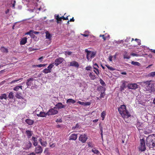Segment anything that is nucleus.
I'll return each mask as SVG.
<instances>
[{"label": "nucleus", "mask_w": 155, "mask_h": 155, "mask_svg": "<svg viewBox=\"0 0 155 155\" xmlns=\"http://www.w3.org/2000/svg\"><path fill=\"white\" fill-rule=\"evenodd\" d=\"M118 110L122 117L124 118H128L131 115L129 112L127 110L126 106L122 105L118 108Z\"/></svg>", "instance_id": "1"}, {"label": "nucleus", "mask_w": 155, "mask_h": 155, "mask_svg": "<svg viewBox=\"0 0 155 155\" xmlns=\"http://www.w3.org/2000/svg\"><path fill=\"white\" fill-rule=\"evenodd\" d=\"M144 88L145 90L149 93H152L155 91L154 84L151 80L143 82Z\"/></svg>", "instance_id": "2"}, {"label": "nucleus", "mask_w": 155, "mask_h": 155, "mask_svg": "<svg viewBox=\"0 0 155 155\" xmlns=\"http://www.w3.org/2000/svg\"><path fill=\"white\" fill-rule=\"evenodd\" d=\"M146 144L150 148L155 147V134L148 136L146 140Z\"/></svg>", "instance_id": "3"}, {"label": "nucleus", "mask_w": 155, "mask_h": 155, "mask_svg": "<svg viewBox=\"0 0 155 155\" xmlns=\"http://www.w3.org/2000/svg\"><path fill=\"white\" fill-rule=\"evenodd\" d=\"M85 51L87 53L86 57L88 61H91L92 58L94 57L95 55L94 52L88 51L87 49H86Z\"/></svg>", "instance_id": "4"}, {"label": "nucleus", "mask_w": 155, "mask_h": 155, "mask_svg": "<svg viewBox=\"0 0 155 155\" xmlns=\"http://www.w3.org/2000/svg\"><path fill=\"white\" fill-rule=\"evenodd\" d=\"M58 111L57 109V108L54 107L53 108H51L49 110L48 112H47V114L48 115H54L57 114L58 113Z\"/></svg>", "instance_id": "5"}, {"label": "nucleus", "mask_w": 155, "mask_h": 155, "mask_svg": "<svg viewBox=\"0 0 155 155\" xmlns=\"http://www.w3.org/2000/svg\"><path fill=\"white\" fill-rule=\"evenodd\" d=\"M139 150L142 151H144L146 150L145 141L143 139L140 140V146Z\"/></svg>", "instance_id": "6"}, {"label": "nucleus", "mask_w": 155, "mask_h": 155, "mask_svg": "<svg viewBox=\"0 0 155 155\" xmlns=\"http://www.w3.org/2000/svg\"><path fill=\"white\" fill-rule=\"evenodd\" d=\"M79 140L82 143H85L87 139V137L85 134H81L79 138Z\"/></svg>", "instance_id": "7"}, {"label": "nucleus", "mask_w": 155, "mask_h": 155, "mask_svg": "<svg viewBox=\"0 0 155 155\" xmlns=\"http://www.w3.org/2000/svg\"><path fill=\"white\" fill-rule=\"evenodd\" d=\"M129 89H136L138 88V85L135 83L129 84L127 85Z\"/></svg>", "instance_id": "8"}, {"label": "nucleus", "mask_w": 155, "mask_h": 155, "mask_svg": "<svg viewBox=\"0 0 155 155\" xmlns=\"http://www.w3.org/2000/svg\"><path fill=\"white\" fill-rule=\"evenodd\" d=\"M64 60V59L62 58H60L56 59L55 60L54 63V65H55L56 66L62 63Z\"/></svg>", "instance_id": "9"}, {"label": "nucleus", "mask_w": 155, "mask_h": 155, "mask_svg": "<svg viewBox=\"0 0 155 155\" xmlns=\"http://www.w3.org/2000/svg\"><path fill=\"white\" fill-rule=\"evenodd\" d=\"M43 151V149L42 147L39 145L36 147L35 149V153L37 154H40L42 153Z\"/></svg>", "instance_id": "10"}, {"label": "nucleus", "mask_w": 155, "mask_h": 155, "mask_svg": "<svg viewBox=\"0 0 155 155\" xmlns=\"http://www.w3.org/2000/svg\"><path fill=\"white\" fill-rule=\"evenodd\" d=\"M127 83V82L125 81H123L122 82V84L120 86V90L121 91H123L125 88H126L127 86L126 85V84Z\"/></svg>", "instance_id": "11"}, {"label": "nucleus", "mask_w": 155, "mask_h": 155, "mask_svg": "<svg viewBox=\"0 0 155 155\" xmlns=\"http://www.w3.org/2000/svg\"><path fill=\"white\" fill-rule=\"evenodd\" d=\"M34 80V79L32 78L28 79L26 82L27 85L28 86L33 85V81Z\"/></svg>", "instance_id": "12"}, {"label": "nucleus", "mask_w": 155, "mask_h": 155, "mask_svg": "<svg viewBox=\"0 0 155 155\" xmlns=\"http://www.w3.org/2000/svg\"><path fill=\"white\" fill-rule=\"evenodd\" d=\"M32 146V143L30 141L28 140V142L25 143V147L24 149L26 150L30 148Z\"/></svg>", "instance_id": "13"}, {"label": "nucleus", "mask_w": 155, "mask_h": 155, "mask_svg": "<svg viewBox=\"0 0 155 155\" xmlns=\"http://www.w3.org/2000/svg\"><path fill=\"white\" fill-rule=\"evenodd\" d=\"M65 106L63 105L61 103H58L55 105L56 107L57 108V109L58 110L62 108H64Z\"/></svg>", "instance_id": "14"}, {"label": "nucleus", "mask_w": 155, "mask_h": 155, "mask_svg": "<svg viewBox=\"0 0 155 155\" xmlns=\"http://www.w3.org/2000/svg\"><path fill=\"white\" fill-rule=\"evenodd\" d=\"M36 113H37V111L36 110ZM37 116L38 117H46V116L48 115V114H47V113H45V112H40L39 114L36 113Z\"/></svg>", "instance_id": "15"}, {"label": "nucleus", "mask_w": 155, "mask_h": 155, "mask_svg": "<svg viewBox=\"0 0 155 155\" xmlns=\"http://www.w3.org/2000/svg\"><path fill=\"white\" fill-rule=\"evenodd\" d=\"M69 66L74 67L78 68L79 66V64L77 62L72 61L70 62Z\"/></svg>", "instance_id": "16"}, {"label": "nucleus", "mask_w": 155, "mask_h": 155, "mask_svg": "<svg viewBox=\"0 0 155 155\" xmlns=\"http://www.w3.org/2000/svg\"><path fill=\"white\" fill-rule=\"evenodd\" d=\"M28 138H31L33 134V132L31 131L27 130L25 132Z\"/></svg>", "instance_id": "17"}, {"label": "nucleus", "mask_w": 155, "mask_h": 155, "mask_svg": "<svg viewBox=\"0 0 155 155\" xmlns=\"http://www.w3.org/2000/svg\"><path fill=\"white\" fill-rule=\"evenodd\" d=\"M77 138V134H71L70 137H69V140H76Z\"/></svg>", "instance_id": "18"}, {"label": "nucleus", "mask_w": 155, "mask_h": 155, "mask_svg": "<svg viewBox=\"0 0 155 155\" xmlns=\"http://www.w3.org/2000/svg\"><path fill=\"white\" fill-rule=\"evenodd\" d=\"M25 122L29 125H32L34 123V120L29 119H27L25 120Z\"/></svg>", "instance_id": "19"}, {"label": "nucleus", "mask_w": 155, "mask_h": 155, "mask_svg": "<svg viewBox=\"0 0 155 155\" xmlns=\"http://www.w3.org/2000/svg\"><path fill=\"white\" fill-rule=\"evenodd\" d=\"M89 76L91 80H94L96 78V76L94 74L93 72H90L89 73Z\"/></svg>", "instance_id": "20"}, {"label": "nucleus", "mask_w": 155, "mask_h": 155, "mask_svg": "<svg viewBox=\"0 0 155 155\" xmlns=\"http://www.w3.org/2000/svg\"><path fill=\"white\" fill-rule=\"evenodd\" d=\"M27 41V38L26 37L23 38L20 41V44L21 45H24L26 43Z\"/></svg>", "instance_id": "21"}, {"label": "nucleus", "mask_w": 155, "mask_h": 155, "mask_svg": "<svg viewBox=\"0 0 155 155\" xmlns=\"http://www.w3.org/2000/svg\"><path fill=\"white\" fill-rule=\"evenodd\" d=\"M46 33V38H47L49 40H51V38L52 37L51 35L50 34V33L48 31H47L45 32Z\"/></svg>", "instance_id": "22"}, {"label": "nucleus", "mask_w": 155, "mask_h": 155, "mask_svg": "<svg viewBox=\"0 0 155 155\" xmlns=\"http://www.w3.org/2000/svg\"><path fill=\"white\" fill-rule=\"evenodd\" d=\"M123 56L124 59H129L130 58V56L128 55L127 52L126 51H125L124 52Z\"/></svg>", "instance_id": "23"}, {"label": "nucleus", "mask_w": 155, "mask_h": 155, "mask_svg": "<svg viewBox=\"0 0 155 155\" xmlns=\"http://www.w3.org/2000/svg\"><path fill=\"white\" fill-rule=\"evenodd\" d=\"M100 37H102V38L103 39L104 41L106 40L107 39H108L109 38V35H107V36L106 35V34L101 35L99 36Z\"/></svg>", "instance_id": "24"}, {"label": "nucleus", "mask_w": 155, "mask_h": 155, "mask_svg": "<svg viewBox=\"0 0 155 155\" xmlns=\"http://www.w3.org/2000/svg\"><path fill=\"white\" fill-rule=\"evenodd\" d=\"M55 18L57 20V23H58V21H61L62 18V16L61 17H59L58 15H55Z\"/></svg>", "instance_id": "25"}, {"label": "nucleus", "mask_w": 155, "mask_h": 155, "mask_svg": "<svg viewBox=\"0 0 155 155\" xmlns=\"http://www.w3.org/2000/svg\"><path fill=\"white\" fill-rule=\"evenodd\" d=\"M7 98V95L5 94H2L0 96V99L1 100H2L3 99L6 100Z\"/></svg>", "instance_id": "26"}, {"label": "nucleus", "mask_w": 155, "mask_h": 155, "mask_svg": "<svg viewBox=\"0 0 155 155\" xmlns=\"http://www.w3.org/2000/svg\"><path fill=\"white\" fill-rule=\"evenodd\" d=\"M76 102L75 100L72 99H69L67 100L66 103H71L73 104L75 103Z\"/></svg>", "instance_id": "27"}, {"label": "nucleus", "mask_w": 155, "mask_h": 155, "mask_svg": "<svg viewBox=\"0 0 155 155\" xmlns=\"http://www.w3.org/2000/svg\"><path fill=\"white\" fill-rule=\"evenodd\" d=\"M106 115V113L105 111H103L101 113V117H102V120H104Z\"/></svg>", "instance_id": "28"}, {"label": "nucleus", "mask_w": 155, "mask_h": 155, "mask_svg": "<svg viewBox=\"0 0 155 155\" xmlns=\"http://www.w3.org/2000/svg\"><path fill=\"white\" fill-rule=\"evenodd\" d=\"M54 65V63H52L49 65L48 67L47 68L50 71H51V69L53 68Z\"/></svg>", "instance_id": "29"}, {"label": "nucleus", "mask_w": 155, "mask_h": 155, "mask_svg": "<svg viewBox=\"0 0 155 155\" xmlns=\"http://www.w3.org/2000/svg\"><path fill=\"white\" fill-rule=\"evenodd\" d=\"M21 93H17L16 95V97L18 99H23L21 96Z\"/></svg>", "instance_id": "30"}, {"label": "nucleus", "mask_w": 155, "mask_h": 155, "mask_svg": "<svg viewBox=\"0 0 155 155\" xmlns=\"http://www.w3.org/2000/svg\"><path fill=\"white\" fill-rule=\"evenodd\" d=\"M91 151L95 154H98L100 153V152L95 148H94L91 150Z\"/></svg>", "instance_id": "31"}, {"label": "nucleus", "mask_w": 155, "mask_h": 155, "mask_svg": "<svg viewBox=\"0 0 155 155\" xmlns=\"http://www.w3.org/2000/svg\"><path fill=\"white\" fill-rule=\"evenodd\" d=\"M42 72L45 74H48L51 73V71H50L48 68H45L43 70Z\"/></svg>", "instance_id": "32"}, {"label": "nucleus", "mask_w": 155, "mask_h": 155, "mask_svg": "<svg viewBox=\"0 0 155 155\" xmlns=\"http://www.w3.org/2000/svg\"><path fill=\"white\" fill-rule=\"evenodd\" d=\"M1 51L4 52L8 53V49L5 48L4 47H2L1 48Z\"/></svg>", "instance_id": "33"}, {"label": "nucleus", "mask_w": 155, "mask_h": 155, "mask_svg": "<svg viewBox=\"0 0 155 155\" xmlns=\"http://www.w3.org/2000/svg\"><path fill=\"white\" fill-rule=\"evenodd\" d=\"M31 37L32 38H33L34 39V40L35 41H37L38 39V38L35 35H34L33 34H31Z\"/></svg>", "instance_id": "34"}, {"label": "nucleus", "mask_w": 155, "mask_h": 155, "mask_svg": "<svg viewBox=\"0 0 155 155\" xmlns=\"http://www.w3.org/2000/svg\"><path fill=\"white\" fill-rule=\"evenodd\" d=\"M131 64L135 65H137L138 66H139L140 65V64L137 62H135L134 61H132L131 62Z\"/></svg>", "instance_id": "35"}, {"label": "nucleus", "mask_w": 155, "mask_h": 155, "mask_svg": "<svg viewBox=\"0 0 155 155\" xmlns=\"http://www.w3.org/2000/svg\"><path fill=\"white\" fill-rule=\"evenodd\" d=\"M148 77H154L155 76V71L150 72L148 75Z\"/></svg>", "instance_id": "36"}, {"label": "nucleus", "mask_w": 155, "mask_h": 155, "mask_svg": "<svg viewBox=\"0 0 155 155\" xmlns=\"http://www.w3.org/2000/svg\"><path fill=\"white\" fill-rule=\"evenodd\" d=\"M100 84L102 86H105L106 85V84L103 81V80L101 79V78H100Z\"/></svg>", "instance_id": "37"}, {"label": "nucleus", "mask_w": 155, "mask_h": 155, "mask_svg": "<svg viewBox=\"0 0 155 155\" xmlns=\"http://www.w3.org/2000/svg\"><path fill=\"white\" fill-rule=\"evenodd\" d=\"M105 66L108 68V69H109L110 70L113 71H114L115 70V69L114 68L111 67L110 66L108 65H106Z\"/></svg>", "instance_id": "38"}, {"label": "nucleus", "mask_w": 155, "mask_h": 155, "mask_svg": "<svg viewBox=\"0 0 155 155\" xmlns=\"http://www.w3.org/2000/svg\"><path fill=\"white\" fill-rule=\"evenodd\" d=\"M8 97L10 99H13L14 97V95L13 92H10Z\"/></svg>", "instance_id": "39"}, {"label": "nucleus", "mask_w": 155, "mask_h": 155, "mask_svg": "<svg viewBox=\"0 0 155 155\" xmlns=\"http://www.w3.org/2000/svg\"><path fill=\"white\" fill-rule=\"evenodd\" d=\"M100 124H100L99 126H100V131L101 132V138L102 139H103V127H102V126H100Z\"/></svg>", "instance_id": "40"}, {"label": "nucleus", "mask_w": 155, "mask_h": 155, "mask_svg": "<svg viewBox=\"0 0 155 155\" xmlns=\"http://www.w3.org/2000/svg\"><path fill=\"white\" fill-rule=\"evenodd\" d=\"M22 79H23L22 78H19V79H17L16 80H13V81H11L10 82V84H12L16 82H17V81H18L20 80H22Z\"/></svg>", "instance_id": "41"}, {"label": "nucleus", "mask_w": 155, "mask_h": 155, "mask_svg": "<svg viewBox=\"0 0 155 155\" xmlns=\"http://www.w3.org/2000/svg\"><path fill=\"white\" fill-rule=\"evenodd\" d=\"M41 145L44 147H46L47 145V143L46 141H43L41 143Z\"/></svg>", "instance_id": "42"}, {"label": "nucleus", "mask_w": 155, "mask_h": 155, "mask_svg": "<svg viewBox=\"0 0 155 155\" xmlns=\"http://www.w3.org/2000/svg\"><path fill=\"white\" fill-rule=\"evenodd\" d=\"M88 146L89 147H91V148L93 147H94V145L93 144H92L91 142H88L87 143Z\"/></svg>", "instance_id": "43"}, {"label": "nucleus", "mask_w": 155, "mask_h": 155, "mask_svg": "<svg viewBox=\"0 0 155 155\" xmlns=\"http://www.w3.org/2000/svg\"><path fill=\"white\" fill-rule=\"evenodd\" d=\"M92 68L91 66H88L85 68V69L87 71H91Z\"/></svg>", "instance_id": "44"}, {"label": "nucleus", "mask_w": 155, "mask_h": 155, "mask_svg": "<svg viewBox=\"0 0 155 155\" xmlns=\"http://www.w3.org/2000/svg\"><path fill=\"white\" fill-rule=\"evenodd\" d=\"M65 54L66 55H71L72 54V52L71 51H65Z\"/></svg>", "instance_id": "45"}, {"label": "nucleus", "mask_w": 155, "mask_h": 155, "mask_svg": "<svg viewBox=\"0 0 155 155\" xmlns=\"http://www.w3.org/2000/svg\"><path fill=\"white\" fill-rule=\"evenodd\" d=\"M94 71L95 73L98 76L99 74V70L98 69H96V71L94 70Z\"/></svg>", "instance_id": "46"}, {"label": "nucleus", "mask_w": 155, "mask_h": 155, "mask_svg": "<svg viewBox=\"0 0 155 155\" xmlns=\"http://www.w3.org/2000/svg\"><path fill=\"white\" fill-rule=\"evenodd\" d=\"M19 89L18 86L15 87L13 88V90L15 91H18Z\"/></svg>", "instance_id": "47"}, {"label": "nucleus", "mask_w": 155, "mask_h": 155, "mask_svg": "<svg viewBox=\"0 0 155 155\" xmlns=\"http://www.w3.org/2000/svg\"><path fill=\"white\" fill-rule=\"evenodd\" d=\"M33 141H34L33 143V145L35 146H37L38 145V142L37 141V140H35Z\"/></svg>", "instance_id": "48"}, {"label": "nucleus", "mask_w": 155, "mask_h": 155, "mask_svg": "<svg viewBox=\"0 0 155 155\" xmlns=\"http://www.w3.org/2000/svg\"><path fill=\"white\" fill-rule=\"evenodd\" d=\"M77 103H78L80 104H81V105H84V104H85V103L84 102H81L80 101H78L77 102Z\"/></svg>", "instance_id": "49"}, {"label": "nucleus", "mask_w": 155, "mask_h": 155, "mask_svg": "<svg viewBox=\"0 0 155 155\" xmlns=\"http://www.w3.org/2000/svg\"><path fill=\"white\" fill-rule=\"evenodd\" d=\"M105 94L104 93H101L100 97V98L104 97Z\"/></svg>", "instance_id": "50"}, {"label": "nucleus", "mask_w": 155, "mask_h": 155, "mask_svg": "<svg viewBox=\"0 0 155 155\" xmlns=\"http://www.w3.org/2000/svg\"><path fill=\"white\" fill-rule=\"evenodd\" d=\"M49 146L50 147H55V144L54 143H52V144H51V143H49Z\"/></svg>", "instance_id": "51"}, {"label": "nucleus", "mask_w": 155, "mask_h": 155, "mask_svg": "<svg viewBox=\"0 0 155 155\" xmlns=\"http://www.w3.org/2000/svg\"><path fill=\"white\" fill-rule=\"evenodd\" d=\"M91 103L90 102H87L85 103L84 106H89L91 104Z\"/></svg>", "instance_id": "52"}, {"label": "nucleus", "mask_w": 155, "mask_h": 155, "mask_svg": "<svg viewBox=\"0 0 155 155\" xmlns=\"http://www.w3.org/2000/svg\"><path fill=\"white\" fill-rule=\"evenodd\" d=\"M62 19H63V20H68V16H67L66 17H64V16H62Z\"/></svg>", "instance_id": "53"}, {"label": "nucleus", "mask_w": 155, "mask_h": 155, "mask_svg": "<svg viewBox=\"0 0 155 155\" xmlns=\"http://www.w3.org/2000/svg\"><path fill=\"white\" fill-rule=\"evenodd\" d=\"M130 37L127 38L125 40V41L126 42H128L130 40Z\"/></svg>", "instance_id": "54"}, {"label": "nucleus", "mask_w": 155, "mask_h": 155, "mask_svg": "<svg viewBox=\"0 0 155 155\" xmlns=\"http://www.w3.org/2000/svg\"><path fill=\"white\" fill-rule=\"evenodd\" d=\"M131 55L132 56H138V54H135V53H132L131 54Z\"/></svg>", "instance_id": "55"}, {"label": "nucleus", "mask_w": 155, "mask_h": 155, "mask_svg": "<svg viewBox=\"0 0 155 155\" xmlns=\"http://www.w3.org/2000/svg\"><path fill=\"white\" fill-rule=\"evenodd\" d=\"M81 35L85 37H88L89 36V35L87 34H81Z\"/></svg>", "instance_id": "56"}, {"label": "nucleus", "mask_w": 155, "mask_h": 155, "mask_svg": "<svg viewBox=\"0 0 155 155\" xmlns=\"http://www.w3.org/2000/svg\"><path fill=\"white\" fill-rule=\"evenodd\" d=\"M97 88L98 90L100 91L103 88V86H100L99 87H98Z\"/></svg>", "instance_id": "57"}, {"label": "nucleus", "mask_w": 155, "mask_h": 155, "mask_svg": "<svg viewBox=\"0 0 155 155\" xmlns=\"http://www.w3.org/2000/svg\"><path fill=\"white\" fill-rule=\"evenodd\" d=\"M112 56H110L109 58V60L110 61H112Z\"/></svg>", "instance_id": "58"}, {"label": "nucleus", "mask_w": 155, "mask_h": 155, "mask_svg": "<svg viewBox=\"0 0 155 155\" xmlns=\"http://www.w3.org/2000/svg\"><path fill=\"white\" fill-rule=\"evenodd\" d=\"M27 155H36L35 153L34 152H32L28 154Z\"/></svg>", "instance_id": "59"}, {"label": "nucleus", "mask_w": 155, "mask_h": 155, "mask_svg": "<svg viewBox=\"0 0 155 155\" xmlns=\"http://www.w3.org/2000/svg\"><path fill=\"white\" fill-rule=\"evenodd\" d=\"M37 140V138L35 137H32V140L33 141L35 140Z\"/></svg>", "instance_id": "60"}, {"label": "nucleus", "mask_w": 155, "mask_h": 155, "mask_svg": "<svg viewBox=\"0 0 155 155\" xmlns=\"http://www.w3.org/2000/svg\"><path fill=\"white\" fill-rule=\"evenodd\" d=\"M134 40L137 42H139L140 43V40L139 39H137V38H136Z\"/></svg>", "instance_id": "61"}, {"label": "nucleus", "mask_w": 155, "mask_h": 155, "mask_svg": "<svg viewBox=\"0 0 155 155\" xmlns=\"http://www.w3.org/2000/svg\"><path fill=\"white\" fill-rule=\"evenodd\" d=\"M74 18L73 17L72 18L70 19L69 21H72L74 22Z\"/></svg>", "instance_id": "62"}, {"label": "nucleus", "mask_w": 155, "mask_h": 155, "mask_svg": "<svg viewBox=\"0 0 155 155\" xmlns=\"http://www.w3.org/2000/svg\"><path fill=\"white\" fill-rule=\"evenodd\" d=\"M33 33L34 34H38L39 33V32H38V31H33Z\"/></svg>", "instance_id": "63"}, {"label": "nucleus", "mask_w": 155, "mask_h": 155, "mask_svg": "<svg viewBox=\"0 0 155 155\" xmlns=\"http://www.w3.org/2000/svg\"><path fill=\"white\" fill-rule=\"evenodd\" d=\"M31 32H32V30H31L30 31H29L28 32H27V33H26V34L27 35H31Z\"/></svg>", "instance_id": "64"}]
</instances>
